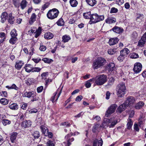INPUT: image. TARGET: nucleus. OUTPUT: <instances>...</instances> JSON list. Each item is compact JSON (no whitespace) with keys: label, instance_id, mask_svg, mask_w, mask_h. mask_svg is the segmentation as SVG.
I'll return each mask as SVG.
<instances>
[{"label":"nucleus","instance_id":"obj_44","mask_svg":"<svg viewBox=\"0 0 146 146\" xmlns=\"http://www.w3.org/2000/svg\"><path fill=\"white\" fill-rule=\"evenodd\" d=\"M137 37L138 34L137 32L136 31L133 32L131 35V38L133 40H135L137 38Z\"/></svg>","mask_w":146,"mask_h":146},{"label":"nucleus","instance_id":"obj_37","mask_svg":"<svg viewBox=\"0 0 146 146\" xmlns=\"http://www.w3.org/2000/svg\"><path fill=\"white\" fill-rule=\"evenodd\" d=\"M8 102V100L5 98H2L0 100V103L4 105L7 104Z\"/></svg>","mask_w":146,"mask_h":146},{"label":"nucleus","instance_id":"obj_47","mask_svg":"<svg viewBox=\"0 0 146 146\" xmlns=\"http://www.w3.org/2000/svg\"><path fill=\"white\" fill-rule=\"evenodd\" d=\"M116 52V49H110L108 50V53L110 55H113Z\"/></svg>","mask_w":146,"mask_h":146},{"label":"nucleus","instance_id":"obj_41","mask_svg":"<svg viewBox=\"0 0 146 146\" xmlns=\"http://www.w3.org/2000/svg\"><path fill=\"white\" fill-rule=\"evenodd\" d=\"M2 122L4 126H6L7 125L10 124L11 123V121L7 119H3Z\"/></svg>","mask_w":146,"mask_h":146},{"label":"nucleus","instance_id":"obj_40","mask_svg":"<svg viewBox=\"0 0 146 146\" xmlns=\"http://www.w3.org/2000/svg\"><path fill=\"white\" fill-rule=\"evenodd\" d=\"M41 31V29L40 27H39L36 30L35 33V36L36 38H37L40 34Z\"/></svg>","mask_w":146,"mask_h":146},{"label":"nucleus","instance_id":"obj_20","mask_svg":"<svg viewBox=\"0 0 146 146\" xmlns=\"http://www.w3.org/2000/svg\"><path fill=\"white\" fill-rule=\"evenodd\" d=\"M31 125V122L30 120H25L23 121L22 123V126L24 127H27Z\"/></svg>","mask_w":146,"mask_h":146},{"label":"nucleus","instance_id":"obj_22","mask_svg":"<svg viewBox=\"0 0 146 146\" xmlns=\"http://www.w3.org/2000/svg\"><path fill=\"white\" fill-rule=\"evenodd\" d=\"M17 134V133L16 132H13L11 134L10 138L12 143H14L15 142Z\"/></svg>","mask_w":146,"mask_h":146},{"label":"nucleus","instance_id":"obj_9","mask_svg":"<svg viewBox=\"0 0 146 146\" xmlns=\"http://www.w3.org/2000/svg\"><path fill=\"white\" fill-rule=\"evenodd\" d=\"M142 66L141 64L139 62L135 63L133 68V70L134 72L136 73L139 72L141 70Z\"/></svg>","mask_w":146,"mask_h":146},{"label":"nucleus","instance_id":"obj_21","mask_svg":"<svg viewBox=\"0 0 146 146\" xmlns=\"http://www.w3.org/2000/svg\"><path fill=\"white\" fill-rule=\"evenodd\" d=\"M144 103L142 101H140L137 103L135 106V108L136 109H140L144 106Z\"/></svg>","mask_w":146,"mask_h":146},{"label":"nucleus","instance_id":"obj_55","mask_svg":"<svg viewBox=\"0 0 146 146\" xmlns=\"http://www.w3.org/2000/svg\"><path fill=\"white\" fill-rule=\"evenodd\" d=\"M118 11V10L117 8L115 7H112L110 10V13H116Z\"/></svg>","mask_w":146,"mask_h":146},{"label":"nucleus","instance_id":"obj_49","mask_svg":"<svg viewBox=\"0 0 146 146\" xmlns=\"http://www.w3.org/2000/svg\"><path fill=\"white\" fill-rule=\"evenodd\" d=\"M50 3L48 2L45 3L42 6L41 8V10L43 11L45 9L48 7Z\"/></svg>","mask_w":146,"mask_h":146},{"label":"nucleus","instance_id":"obj_52","mask_svg":"<svg viewBox=\"0 0 146 146\" xmlns=\"http://www.w3.org/2000/svg\"><path fill=\"white\" fill-rule=\"evenodd\" d=\"M115 79L113 77H111L109 80L108 84L109 85H111L113 84L114 82Z\"/></svg>","mask_w":146,"mask_h":146},{"label":"nucleus","instance_id":"obj_61","mask_svg":"<svg viewBox=\"0 0 146 146\" xmlns=\"http://www.w3.org/2000/svg\"><path fill=\"white\" fill-rule=\"evenodd\" d=\"M82 96L81 95L79 96L76 97V101L77 102H80L82 99Z\"/></svg>","mask_w":146,"mask_h":146},{"label":"nucleus","instance_id":"obj_16","mask_svg":"<svg viewBox=\"0 0 146 146\" xmlns=\"http://www.w3.org/2000/svg\"><path fill=\"white\" fill-rule=\"evenodd\" d=\"M106 22L110 24L115 23L116 22V19L112 17H108L105 20Z\"/></svg>","mask_w":146,"mask_h":146},{"label":"nucleus","instance_id":"obj_29","mask_svg":"<svg viewBox=\"0 0 146 146\" xmlns=\"http://www.w3.org/2000/svg\"><path fill=\"white\" fill-rule=\"evenodd\" d=\"M15 20L14 18L12 16V14L11 13L9 14L8 21L11 24H13Z\"/></svg>","mask_w":146,"mask_h":146},{"label":"nucleus","instance_id":"obj_42","mask_svg":"<svg viewBox=\"0 0 146 146\" xmlns=\"http://www.w3.org/2000/svg\"><path fill=\"white\" fill-rule=\"evenodd\" d=\"M27 5V2L25 0H23L21 3V8L22 9H24L26 7Z\"/></svg>","mask_w":146,"mask_h":146},{"label":"nucleus","instance_id":"obj_12","mask_svg":"<svg viewBox=\"0 0 146 146\" xmlns=\"http://www.w3.org/2000/svg\"><path fill=\"white\" fill-rule=\"evenodd\" d=\"M98 15L97 13L92 14L91 17L89 22L90 24L97 23V18Z\"/></svg>","mask_w":146,"mask_h":146},{"label":"nucleus","instance_id":"obj_25","mask_svg":"<svg viewBox=\"0 0 146 146\" xmlns=\"http://www.w3.org/2000/svg\"><path fill=\"white\" fill-rule=\"evenodd\" d=\"M25 71L28 72L32 71L33 66L30 64H27L25 67Z\"/></svg>","mask_w":146,"mask_h":146},{"label":"nucleus","instance_id":"obj_24","mask_svg":"<svg viewBox=\"0 0 146 146\" xmlns=\"http://www.w3.org/2000/svg\"><path fill=\"white\" fill-rule=\"evenodd\" d=\"M25 96L30 98L31 97H34L35 96V93L33 92H26L24 94Z\"/></svg>","mask_w":146,"mask_h":146},{"label":"nucleus","instance_id":"obj_17","mask_svg":"<svg viewBox=\"0 0 146 146\" xmlns=\"http://www.w3.org/2000/svg\"><path fill=\"white\" fill-rule=\"evenodd\" d=\"M1 22L2 23H4L6 20L8 18V14L6 12L3 13L1 16Z\"/></svg>","mask_w":146,"mask_h":146},{"label":"nucleus","instance_id":"obj_5","mask_svg":"<svg viewBox=\"0 0 146 146\" xmlns=\"http://www.w3.org/2000/svg\"><path fill=\"white\" fill-rule=\"evenodd\" d=\"M135 101L136 99L133 97L130 96L126 98L124 103L127 107H131L133 106Z\"/></svg>","mask_w":146,"mask_h":146},{"label":"nucleus","instance_id":"obj_54","mask_svg":"<svg viewBox=\"0 0 146 146\" xmlns=\"http://www.w3.org/2000/svg\"><path fill=\"white\" fill-rule=\"evenodd\" d=\"M61 125H63L65 127H68L70 126V124L68 122H64L62 123H61Z\"/></svg>","mask_w":146,"mask_h":146},{"label":"nucleus","instance_id":"obj_64","mask_svg":"<svg viewBox=\"0 0 146 146\" xmlns=\"http://www.w3.org/2000/svg\"><path fill=\"white\" fill-rule=\"evenodd\" d=\"M129 117H132L133 116L134 114V111L133 110L130 111L129 112Z\"/></svg>","mask_w":146,"mask_h":146},{"label":"nucleus","instance_id":"obj_33","mask_svg":"<svg viewBox=\"0 0 146 146\" xmlns=\"http://www.w3.org/2000/svg\"><path fill=\"white\" fill-rule=\"evenodd\" d=\"M86 1L88 4L91 6H94L96 3L95 0H86Z\"/></svg>","mask_w":146,"mask_h":146},{"label":"nucleus","instance_id":"obj_3","mask_svg":"<svg viewBox=\"0 0 146 146\" xmlns=\"http://www.w3.org/2000/svg\"><path fill=\"white\" fill-rule=\"evenodd\" d=\"M95 83L98 85H102L107 81V77L104 74H102L96 76L95 79Z\"/></svg>","mask_w":146,"mask_h":146},{"label":"nucleus","instance_id":"obj_23","mask_svg":"<svg viewBox=\"0 0 146 146\" xmlns=\"http://www.w3.org/2000/svg\"><path fill=\"white\" fill-rule=\"evenodd\" d=\"M62 41L64 43H66L68 42L71 39L70 37L68 35H65L62 36Z\"/></svg>","mask_w":146,"mask_h":146},{"label":"nucleus","instance_id":"obj_53","mask_svg":"<svg viewBox=\"0 0 146 146\" xmlns=\"http://www.w3.org/2000/svg\"><path fill=\"white\" fill-rule=\"evenodd\" d=\"M41 70V69L38 67L33 68V67L32 72H39L40 70Z\"/></svg>","mask_w":146,"mask_h":146},{"label":"nucleus","instance_id":"obj_50","mask_svg":"<svg viewBox=\"0 0 146 146\" xmlns=\"http://www.w3.org/2000/svg\"><path fill=\"white\" fill-rule=\"evenodd\" d=\"M93 80L92 79H91L87 81L85 84V86L86 88H89L91 86V84L90 83V82L92 81Z\"/></svg>","mask_w":146,"mask_h":146},{"label":"nucleus","instance_id":"obj_59","mask_svg":"<svg viewBox=\"0 0 146 146\" xmlns=\"http://www.w3.org/2000/svg\"><path fill=\"white\" fill-rule=\"evenodd\" d=\"M125 57L120 54V55L118 57L117 59L120 62H121L123 61Z\"/></svg>","mask_w":146,"mask_h":146},{"label":"nucleus","instance_id":"obj_7","mask_svg":"<svg viewBox=\"0 0 146 146\" xmlns=\"http://www.w3.org/2000/svg\"><path fill=\"white\" fill-rule=\"evenodd\" d=\"M61 92V90H58L54 94V96L51 98V100L53 103H54L58 100Z\"/></svg>","mask_w":146,"mask_h":146},{"label":"nucleus","instance_id":"obj_57","mask_svg":"<svg viewBox=\"0 0 146 146\" xmlns=\"http://www.w3.org/2000/svg\"><path fill=\"white\" fill-rule=\"evenodd\" d=\"M46 146H54V144L51 141H48L46 143Z\"/></svg>","mask_w":146,"mask_h":146},{"label":"nucleus","instance_id":"obj_4","mask_svg":"<svg viewBox=\"0 0 146 146\" xmlns=\"http://www.w3.org/2000/svg\"><path fill=\"white\" fill-rule=\"evenodd\" d=\"M104 121L106 122V123L108 124L107 125L110 128L113 127L117 123V120L113 118L105 119Z\"/></svg>","mask_w":146,"mask_h":146},{"label":"nucleus","instance_id":"obj_14","mask_svg":"<svg viewBox=\"0 0 146 146\" xmlns=\"http://www.w3.org/2000/svg\"><path fill=\"white\" fill-rule=\"evenodd\" d=\"M23 62L21 60H18L16 63L15 68L18 70H20L23 65Z\"/></svg>","mask_w":146,"mask_h":146},{"label":"nucleus","instance_id":"obj_11","mask_svg":"<svg viewBox=\"0 0 146 146\" xmlns=\"http://www.w3.org/2000/svg\"><path fill=\"white\" fill-rule=\"evenodd\" d=\"M97 143L98 146H102L103 141L101 138H99L98 139H96L94 140L93 143V146H97Z\"/></svg>","mask_w":146,"mask_h":146},{"label":"nucleus","instance_id":"obj_18","mask_svg":"<svg viewBox=\"0 0 146 146\" xmlns=\"http://www.w3.org/2000/svg\"><path fill=\"white\" fill-rule=\"evenodd\" d=\"M112 30L117 33H120L123 31V29L117 26H115L112 29Z\"/></svg>","mask_w":146,"mask_h":146},{"label":"nucleus","instance_id":"obj_58","mask_svg":"<svg viewBox=\"0 0 146 146\" xmlns=\"http://www.w3.org/2000/svg\"><path fill=\"white\" fill-rule=\"evenodd\" d=\"M46 47L44 46L40 45L39 48V49L41 51H44L46 49Z\"/></svg>","mask_w":146,"mask_h":146},{"label":"nucleus","instance_id":"obj_35","mask_svg":"<svg viewBox=\"0 0 146 146\" xmlns=\"http://www.w3.org/2000/svg\"><path fill=\"white\" fill-rule=\"evenodd\" d=\"M10 35L11 37H17L18 34L15 29H14L12 30L10 32Z\"/></svg>","mask_w":146,"mask_h":146},{"label":"nucleus","instance_id":"obj_30","mask_svg":"<svg viewBox=\"0 0 146 146\" xmlns=\"http://www.w3.org/2000/svg\"><path fill=\"white\" fill-rule=\"evenodd\" d=\"M36 16L35 13H33L31 15L29 21V23L30 24H32L36 20Z\"/></svg>","mask_w":146,"mask_h":146},{"label":"nucleus","instance_id":"obj_39","mask_svg":"<svg viewBox=\"0 0 146 146\" xmlns=\"http://www.w3.org/2000/svg\"><path fill=\"white\" fill-rule=\"evenodd\" d=\"M17 40V37H11L9 40V42L11 44H13L16 42Z\"/></svg>","mask_w":146,"mask_h":146},{"label":"nucleus","instance_id":"obj_38","mask_svg":"<svg viewBox=\"0 0 146 146\" xmlns=\"http://www.w3.org/2000/svg\"><path fill=\"white\" fill-rule=\"evenodd\" d=\"M70 3L71 6L73 7H75L77 6L78 3L76 0H70Z\"/></svg>","mask_w":146,"mask_h":146},{"label":"nucleus","instance_id":"obj_15","mask_svg":"<svg viewBox=\"0 0 146 146\" xmlns=\"http://www.w3.org/2000/svg\"><path fill=\"white\" fill-rule=\"evenodd\" d=\"M119 41L117 38H112L110 39L109 43L110 45H113L115 44Z\"/></svg>","mask_w":146,"mask_h":146},{"label":"nucleus","instance_id":"obj_32","mask_svg":"<svg viewBox=\"0 0 146 146\" xmlns=\"http://www.w3.org/2000/svg\"><path fill=\"white\" fill-rule=\"evenodd\" d=\"M108 69L109 71H112L115 68V64L113 63H110L108 65Z\"/></svg>","mask_w":146,"mask_h":146},{"label":"nucleus","instance_id":"obj_31","mask_svg":"<svg viewBox=\"0 0 146 146\" xmlns=\"http://www.w3.org/2000/svg\"><path fill=\"white\" fill-rule=\"evenodd\" d=\"M40 129L44 135H46L47 134L46 133H48V131L47 128L43 125H41L40 126Z\"/></svg>","mask_w":146,"mask_h":146},{"label":"nucleus","instance_id":"obj_48","mask_svg":"<svg viewBox=\"0 0 146 146\" xmlns=\"http://www.w3.org/2000/svg\"><path fill=\"white\" fill-rule=\"evenodd\" d=\"M58 26H62L64 25V22L62 19H60L57 22Z\"/></svg>","mask_w":146,"mask_h":146},{"label":"nucleus","instance_id":"obj_26","mask_svg":"<svg viewBox=\"0 0 146 146\" xmlns=\"http://www.w3.org/2000/svg\"><path fill=\"white\" fill-rule=\"evenodd\" d=\"M53 37V34L50 32L46 33L44 35V38L46 39H50Z\"/></svg>","mask_w":146,"mask_h":146},{"label":"nucleus","instance_id":"obj_1","mask_svg":"<svg viewBox=\"0 0 146 146\" xmlns=\"http://www.w3.org/2000/svg\"><path fill=\"white\" fill-rule=\"evenodd\" d=\"M126 87L124 83L119 84L117 86V95L118 97H122L125 93Z\"/></svg>","mask_w":146,"mask_h":146},{"label":"nucleus","instance_id":"obj_27","mask_svg":"<svg viewBox=\"0 0 146 146\" xmlns=\"http://www.w3.org/2000/svg\"><path fill=\"white\" fill-rule=\"evenodd\" d=\"M92 66L93 68L94 69H97L101 67L100 64H99L97 59L93 62Z\"/></svg>","mask_w":146,"mask_h":146},{"label":"nucleus","instance_id":"obj_63","mask_svg":"<svg viewBox=\"0 0 146 146\" xmlns=\"http://www.w3.org/2000/svg\"><path fill=\"white\" fill-rule=\"evenodd\" d=\"M134 129L136 131L138 132L139 131V129L138 125L137 124H135L134 125Z\"/></svg>","mask_w":146,"mask_h":146},{"label":"nucleus","instance_id":"obj_6","mask_svg":"<svg viewBox=\"0 0 146 146\" xmlns=\"http://www.w3.org/2000/svg\"><path fill=\"white\" fill-rule=\"evenodd\" d=\"M117 106V105L116 104L111 105L106 112L105 116L107 117H109L111 114L114 112Z\"/></svg>","mask_w":146,"mask_h":146},{"label":"nucleus","instance_id":"obj_56","mask_svg":"<svg viewBox=\"0 0 146 146\" xmlns=\"http://www.w3.org/2000/svg\"><path fill=\"white\" fill-rule=\"evenodd\" d=\"M38 110L36 109H32L29 111V112L30 113H36Z\"/></svg>","mask_w":146,"mask_h":146},{"label":"nucleus","instance_id":"obj_2","mask_svg":"<svg viewBox=\"0 0 146 146\" xmlns=\"http://www.w3.org/2000/svg\"><path fill=\"white\" fill-rule=\"evenodd\" d=\"M59 13V12L57 9L54 8L48 11L47 14V16L50 19H54L57 17Z\"/></svg>","mask_w":146,"mask_h":146},{"label":"nucleus","instance_id":"obj_60","mask_svg":"<svg viewBox=\"0 0 146 146\" xmlns=\"http://www.w3.org/2000/svg\"><path fill=\"white\" fill-rule=\"evenodd\" d=\"M124 3V0H116V3L119 5H121Z\"/></svg>","mask_w":146,"mask_h":146},{"label":"nucleus","instance_id":"obj_28","mask_svg":"<svg viewBox=\"0 0 146 146\" xmlns=\"http://www.w3.org/2000/svg\"><path fill=\"white\" fill-rule=\"evenodd\" d=\"M83 16L85 19H90L92 14L91 12L89 11L84 13L83 14Z\"/></svg>","mask_w":146,"mask_h":146},{"label":"nucleus","instance_id":"obj_36","mask_svg":"<svg viewBox=\"0 0 146 146\" xmlns=\"http://www.w3.org/2000/svg\"><path fill=\"white\" fill-rule=\"evenodd\" d=\"M10 109L13 110H16L18 108V105L16 103H13L9 106Z\"/></svg>","mask_w":146,"mask_h":146},{"label":"nucleus","instance_id":"obj_46","mask_svg":"<svg viewBox=\"0 0 146 146\" xmlns=\"http://www.w3.org/2000/svg\"><path fill=\"white\" fill-rule=\"evenodd\" d=\"M97 19V23L104 19V17L103 15H98Z\"/></svg>","mask_w":146,"mask_h":146},{"label":"nucleus","instance_id":"obj_34","mask_svg":"<svg viewBox=\"0 0 146 146\" xmlns=\"http://www.w3.org/2000/svg\"><path fill=\"white\" fill-rule=\"evenodd\" d=\"M127 128L128 129H131L133 124V122L131 119L129 118L127 120Z\"/></svg>","mask_w":146,"mask_h":146},{"label":"nucleus","instance_id":"obj_13","mask_svg":"<svg viewBox=\"0 0 146 146\" xmlns=\"http://www.w3.org/2000/svg\"><path fill=\"white\" fill-rule=\"evenodd\" d=\"M127 107V106L124 103L120 105L117 108L116 111L117 112L120 113H121L123 111L125 110L126 108Z\"/></svg>","mask_w":146,"mask_h":146},{"label":"nucleus","instance_id":"obj_8","mask_svg":"<svg viewBox=\"0 0 146 146\" xmlns=\"http://www.w3.org/2000/svg\"><path fill=\"white\" fill-rule=\"evenodd\" d=\"M146 42V32L142 36L141 39L138 42L137 46L142 47Z\"/></svg>","mask_w":146,"mask_h":146},{"label":"nucleus","instance_id":"obj_10","mask_svg":"<svg viewBox=\"0 0 146 146\" xmlns=\"http://www.w3.org/2000/svg\"><path fill=\"white\" fill-rule=\"evenodd\" d=\"M72 133L69 134L65 137V139L67 141V144L68 146L71 145V142H72L74 140V139L73 137L70 138L71 136L73 135Z\"/></svg>","mask_w":146,"mask_h":146},{"label":"nucleus","instance_id":"obj_62","mask_svg":"<svg viewBox=\"0 0 146 146\" xmlns=\"http://www.w3.org/2000/svg\"><path fill=\"white\" fill-rule=\"evenodd\" d=\"M43 86H40L38 87L37 89V92L38 93H40L42 92L43 90Z\"/></svg>","mask_w":146,"mask_h":146},{"label":"nucleus","instance_id":"obj_43","mask_svg":"<svg viewBox=\"0 0 146 146\" xmlns=\"http://www.w3.org/2000/svg\"><path fill=\"white\" fill-rule=\"evenodd\" d=\"M40 133L37 131H35L32 134V135L35 139L38 138L40 137Z\"/></svg>","mask_w":146,"mask_h":146},{"label":"nucleus","instance_id":"obj_51","mask_svg":"<svg viewBox=\"0 0 146 146\" xmlns=\"http://www.w3.org/2000/svg\"><path fill=\"white\" fill-rule=\"evenodd\" d=\"M130 56L131 58H136L139 57L138 54L135 53H132Z\"/></svg>","mask_w":146,"mask_h":146},{"label":"nucleus","instance_id":"obj_19","mask_svg":"<svg viewBox=\"0 0 146 146\" xmlns=\"http://www.w3.org/2000/svg\"><path fill=\"white\" fill-rule=\"evenodd\" d=\"M97 60L101 67L104 65L106 63V60L103 58H98Z\"/></svg>","mask_w":146,"mask_h":146},{"label":"nucleus","instance_id":"obj_45","mask_svg":"<svg viewBox=\"0 0 146 146\" xmlns=\"http://www.w3.org/2000/svg\"><path fill=\"white\" fill-rule=\"evenodd\" d=\"M42 60L45 63H50L53 61V60L52 59H49L47 58H44L42 59Z\"/></svg>","mask_w":146,"mask_h":146}]
</instances>
